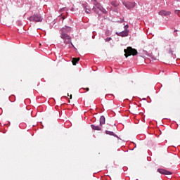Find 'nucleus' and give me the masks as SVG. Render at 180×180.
<instances>
[{"label":"nucleus","mask_w":180,"mask_h":180,"mask_svg":"<svg viewBox=\"0 0 180 180\" xmlns=\"http://www.w3.org/2000/svg\"><path fill=\"white\" fill-rule=\"evenodd\" d=\"M70 30L71 28L70 27L65 26L63 27L60 30V37L65 40V43H67V44H70V43L72 46H74L72 42H71V37L67 34V33L70 32Z\"/></svg>","instance_id":"1"},{"label":"nucleus","mask_w":180,"mask_h":180,"mask_svg":"<svg viewBox=\"0 0 180 180\" xmlns=\"http://www.w3.org/2000/svg\"><path fill=\"white\" fill-rule=\"evenodd\" d=\"M94 6L93 7V11L96 13H99V11L101 12H103V13H108V11H106V9H105L102 5H101V4L98 3V2H95L94 3Z\"/></svg>","instance_id":"2"},{"label":"nucleus","mask_w":180,"mask_h":180,"mask_svg":"<svg viewBox=\"0 0 180 180\" xmlns=\"http://www.w3.org/2000/svg\"><path fill=\"white\" fill-rule=\"evenodd\" d=\"M124 52L125 53L124 56L126 58H127V57H130V56H137L138 54L137 50L131 48V46H129L127 48V49H124Z\"/></svg>","instance_id":"3"},{"label":"nucleus","mask_w":180,"mask_h":180,"mask_svg":"<svg viewBox=\"0 0 180 180\" xmlns=\"http://www.w3.org/2000/svg\"><path fill=\"white\" fill-rule=\"evenodd\" d=\"M30 22H43V18L39 14H34L28 18Z\"/></svg>","instance_id":"4"},{"label":"nucleus","mask_w":180,"mask_h":180,"mask_svg":"<svg viewBox=\"0 0 180 180\" xmlns=\"http://www.w3.org/2000/svg\"><path fill=\"white\" fill-rule=\"evenodd\" d=\"M122 4L124 6L127 8L128 9H133L136 6V3L134 2H126L124 1H122Z\"/></svg>","instance_id":"5"},{"label":"nucleus","mask_w":180,"mask_h":180,"mask_svg":"<svg viewBox=\"0 0 180 180\" xmlns=\"http://www.w3.org/2000/svg\"><path fill=\"white\" fill-rule=\"evenodd\" d=\"M158 172L162 174V175H172V172L164 169H158Z\"/></svg>","instance_id":"6"},{"label":"nucleus","mask_w":180,"mask_h":180,"mask_svg":"<svg viewBox=\"0 0 180 180\" xmlns=\"http://www.w3.org/2000/svg\"><path fill=\"white\" fill-rule=\"evenodd\" d=\"M82 6L86 12V13H91V7H89V6H88V3L86 2H84V3H82Z\"/></svg>","instance_id":"7"},{"label":"nucleus","mask_w":180,"mask_h":180,"mask_svg":"<svg viewBox=\"0 0 180 180\" xmlns=\"http://www.w3.org/2000/svg\"><path fill=\"white\" fill-rule=\"evenodd\" d=\"M159 15H160L161 16H169V15H171V13L169 11L162 10L159 12Z\"/></svg>","instance_id":"8"},{"label":"nucleus","mask_w":180,"mask_h":180,"mask_svg":"<svg viewBox=\"0 0 180 180\" xmlns=\"http://www.w3.org/2000/svg\"><path fill=\"white\" fill-rule=\"evenodd\" d=\"M117 36H121V37H126V36H129V32L127 31H123L120 33H117Z\"/></svg>","instance_id":"9"},{"label":"nucleus","mask_w":180,"mask_h":180,"mask_svg":"<svg viewBox=\"0 0 180 180\" xmlns=\"http://www.w3.org/2000/svg\"><path fill=\"white\" fill-rule=\"evenodd\" d=\"M91 129H93V130H98V131L102 130V127H101L100 126H96L95 124H91Z\"/></svg>","instance_id":"10"},{"label":"nucleus","mask_w":180,"mask_h":180,"mask_svg":"<svg viewBox=\"0 0 180 180\" xmlns=\"http://www.w3.org/2000/svg\"><path fill=\"white\" fill-rule=\"evenodd\" d=\"M80 58H73L72 63L74 65H77V64L78 63V61H79Z\"/></svg>","instance_id":"11"},{"label":"nucleus","mask_w":180,"mask_h":180,"mask_svg":"<svg viewBox=\"0 0 180 180\" xmlns=\"http://www.w3.org/2000/svg\"><path fill=\"white\" fill-rule=\"evenodd\" d=\"M105 117L101 116L100 117V126H103V124H105Z\"/></svg>","instance_id":"12"},{"label":"nucleus","mask_w":180,"mask_h":180,"mask_svg":"<svg viewBox=\"0 0 180 180\" xmlns=\"http://www.w3.org/2000/svg\"><path fill=\"white\" fill-rule=\"evenodd\" d=\"M111 5L115 6V8H117V6H119V2H117V1H111Z\"/></svg>","instance_id":"13"},{"label":"nucleus","mask_w":180,"mask_h":180,"mask_svg":"<svg viewBox=\"0 0 180 180\" xmlns=\"http://www.w3.org/2000/svg\"><path fill=\"white\" fill-rule=\"evenodd\" d=\"M105 134H109V136H116V135H115V133L113 131H105Z\"/></svg>","instance_id":"14"},{"label":"nucleus","mask_w":180,"mask_h":180,"mask_svg":"<svg viewBox=\"0 0 180 180\" xmlns=\"http://www.w3.org/2000/svg\"><path fill=\"white\" fill-rule=\"evenodd\" d=\"M168 103H169V101H168V100H167V99H164V100L161 102V104H162V105H168Z\"/></svg>","instance_id":"15"},{"label":"nucleus","mask_w":180,"mask_h":180,"mask_svg":"<svg viewBox=\"0 0 180 180\" xmlns=\"http://www.w3.org/2000/svg\"><path fill=\"white\" fill-rule=\"evenodd\" d=\"M174 13H176V15H178V16L180 17V11L179 10H175Z\"/></svg>","instance_id":"16"},{"label":"nucleus","mask_w":180,"mask_h":180,"mask_svg":"<svg viewBox=\"0 0 180 180\" xmlns=\"http://www.w3.org/2000/svg\"><path fill=\"white\" fill-rule=\"evenodd\" d=\"M112 40L111 37H108L105 39V41H110Z\"/></svg>","instance_id":"17"},{"label":"nucleus","mask_w":180,"mask_h":180,"mask_svg":"<svg viewBox=\"0 0 180 180\" xmlns=\"http://www.w3.org/2000/svg\"><path fill=\"white\" fill-rule=\"evenodd\" d=\"M82 89H84V91H86V92H88L89 91V88H82Z\"/></svg>","instance_id":"18"},{"label":"nucleus","mask_w":180,"mask_h":180,"mask_svg":"<svg viewBox=\"0 0 180 180\" xmlns=\"http://www.w3.org/2000/svg\"><path fill=\"white\" fill-rule=\"evenodd\" d=\"M70 99H72V95H70Z\"/></svg>","instance_id":"19"},{"label":"nucleus","mask_w":180,"mask_h":180,"mask_svg":"<svg viewBox=\"0 0 180 180\" xmlns=\"http://www.w3.org/2000/svg\"><path fill=\"white\" fill-rule=\"evenodd\" d=\"M125 27H129V25H126Z\"/></svg>","instance_id":"20"},{"label":"nucleus","mask_w":180,"mask_h":180,"mask_svg":"<svg viewBox=\"0 0 180 180\" xmlns=\"http://www.w3.org/2000/svg\"><path fill=\"white\" fill-rule=\"evenodd\" d=\"M174 32H178V30H175Z\"/></svg>","instance_id":"21"}]
</instances>
